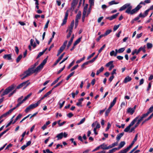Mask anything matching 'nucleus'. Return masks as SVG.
I'll use <instances>...</instances> for the list:
<instances>
[{"label": "nucleus", "mask_w": 153, "mask_h": 153, "mask_svg": "<svg viewBox=\"0 0 153 153\" xmlns=\"http://www.w3.org/2000/svg\"><path fill=\"white\" fill-rule=\"evenodd\" d=\"M99 54V53H98L97 54V55L95 56L94 58H93L91 60H89L90 62L91 63L93 62L98 58Z\"/></svg>", "instance_id": "e433bc0d"}, {"label": "nucleus", "mask_w": 153, "mask_h": 153, "mask_svg": "<svg viewBox=\"0 0 153 153\" xmlns=\"http://www.w3.org/2000/svg\"><path fill=\"white\" fill-rule=\"evenodd\" d=\"M43 153H46V152L48 153H53V152L52 151H50V150L48 149H46V152L45 150H43Z\"/></svg>", "instance_id": "6e6d98bb"}, {"label": "nucleus", "mask_w": 153, "mask_h": 153, "mask_svg": "<svg viewBox=\"0 0 153 153\" xmlns=\"http://www.w3.org/2000/svg\"><path fill=\"white\" fill-rule=\"evenodd\" d=\"M148 115L146 113L143 114L140 117V119L138 120L137 122L140 124V122L143 120V118L146 117Z\"/></svg>", "instance_id": "2eb2a0df"}, {"label": "nucleus", "mask_w": 153, "mask_h": 153, "mask_svg": "<svg viewBox=\"0 0 153 153\" xmlns=\"http://www.w3.org/2000/svg\"><path fill=\"white\" fill-rule=\"evenodd\" d=\"M110 55L111 56H116L117 55L115 54V51H112L110 53Z\"/></svg>", "instance_id": "603ef678"}, {"label": "nucleus", "mask_w": 153, "mask_h": 153, "mask_svg": "<svg viewBox=\"0 0 153 153\" xmlns=\"http://www.w3.org/2000/svg\"><path fill=\"white\" fill-rule=\"evenodd\" d=\"M79 66V65H77L74 66L71 70V71H72L74 70H75L76 68H77V67Z\"/></svg>", "instance_id": "69168bd1"}, {"label": "nucleus", "mask_w": 153, "mask_h": 153, "mask_svg": "<svg viewBox=\"0 0 153 153\" xmlns=\"http://www.w3.org/2000/svg\"><path fill=\"white\" fill-rule=\"evenodd\" d=\"M32 95V93L27 95L24 98L22 101L23 103L25 100L27 99Z\"/></svg>", "instance_id": "473e14b6"}, {"label": "nucleus", "mask_w": 153, "mask_h": 153, "mask_svg": "<svg viewBox=\"0 0 153 153\" xmlns=\"http://www.w3.org/2000/svg\"><path fill=\"white\" fill-rule=\"evenodd\" d=\"M137 134L136 135L134 139H133V140L131 144L128 147H127L126 148V149L129 151L130 149L132 147V146L134 144L135 142L136 141V140H137Z\"/></svg>", "instance_id": "1a4fd4ad"}, {"label": "nucleus", "mask_w": 153, "mask_h": 153, "mask_svg": "<svg viewBox=\"0 0 153 153\" xmlns=\"http://www.w3.org/2000/svg\"><path fill=\"white\" fill-rule=\"evenodd\" d=\"M148 115L146 113L143 114L140 117V119L138 120L137 122L140 124V122L143 120V118L146 117Z\"/></svg>", "instance_id": "4468645a"}, {"label": "nucleus", "mask_w": 153, "mask_h": 153, "mask_svg": "<svg viewBox=\"0 0 153 153\" xmlns=\"http://www.w3.org/2000/svg\"><path fill=\"white\" fill-rule=\"evenodd\" d=\"M48 56H47V58L45 59L36 68V70H38L39 69H40L41 70L42 69L43 67L45 65V64L46 63L47 60L48 59Z\"/></svg>", "instance_id": "423d86ee"}, {"label": "nucleus", "mask_w": 153, "mask_h": 153, "mask_svg": "<svg viewBox=\"0 0 153 153\" xmlns=\"http://www.w3.org/2000/svg\"><path fill=\"white\" fill-rule=\"evenodd\" d=\"M14 88V86L13 85H11L6 88L3 92L1 94V97H3L5 95L8 94L10 92L13 90Z\"/></svg>", "instance_id": "f03ea898"}, {"label": "nucleus", "mask_w": 153, "mask_h": 153, "mask_svg": "<svg viewBox=\"0 0 153 153\" xmlns=\"http://www.w3.org/2000/svg\"><path fill=\"white\" fill-rule=\"evenodd\" d=\"M22 116V114H19L16 117L14 122H13L12 124H14L19 119H20L21 117Z\"/></svg>", "instance_id": "c85d7f7f"}, {"label": "nucleus", "mask_w": 153, "mask_h": 153, "mask_svg": "<svg viewBox=\"0 0 153 153\" xmlns=\"http://www.w3.org/2000/svg\"><path fill=\"white\" fill-rule=\"evenodd\" d=\"M139 117V116L136 117L130 123L129 125L127 126L124 130V131L126 132H127L129 131L131 127L133 126L137 120V119Z\"/></svg>", "instance_id": "7ed1b4c3"}, {"label": "nucleus", "mask_w": 153, "mask_h": 153, "mask_svg": "<svg viewBox=\"0 0 153 153\" xmlns=\"http://www.w3.org/2000/svg\"><path fill=\"white\" fill-rule=\"evenodd\" d=\"M113 62V61H110L109 62L107 63L105 65V66L107 67H109L110 65H111V64H113L112 63Z\"/></svg>", "instance_id": "5fc2aeb1"}, {"label": "nucleus", "mask_w": 153, "mask_h": 153, "mask_svg": "<svg viewBox=\"0 0 153 153\" xmlns=\"http://www.w3.org/2000/svg\"><path fill=\"white\" fill-rule=\"evenodd\" d=\"M61 76H60L59 77L57 78L53 82L51 83V86H52L56 83L59 81V80L61 78Z\"/></svg>", "instance_id": "7c9ffc66"}, {"label": "nucleus", "mask_w": 153, "mask_h": 153, "mask_svg": "<svg viewBox=\"0 0 153 153\" xmlns=\"http://www.w3.org/2000/svg\"><path fill=\"white\" fill-rule=\"evenodd\" d=\"M104 70V68L102 66L101 67V68L99 70L97 71L96 73V75H98L100 73L102 72Z\"/></svg>", "instance_id": "cd10ccee"}, {"label": "nucleus", "mask_w": 153, "mask_h": 153, "mask_svg": "<svg viewBox=\"0 0 153 153\" xmlns=\"http://www.w3.org/2000/svg\"><path fill=\"white\" fill-rule=\"evenodd\" d=\"M22 54H20L19 55L16 59V62L17 63H18L22 58Z\"/></svg>", "instance_id": "72a5a7b5"}, {"label": "nucleus", "mask_w": 153, "mask_h": 153, "mask_svg": "<svg viewBox=\"0 0 153 153\" xmlns=\"http://www.w3.org/2000/svg\"><path fill=\"white\" fill-rule=\"evenodd\" d=\"M148 115L146 113L143 114L140 117V119L138 120L137 122L140 124V122L143 120V118L146 117Z\"/></svg>", "instance_id": "dca6fc26"}, {"label": "nucleus", "mask_w": 153, "mask_h": 153, "mask_svg": "<svg viewBox=\"0 0 153 153\" xmlns=\"http://www.w3.org/2000/svg\"><path fill=\"white\" fill-rule=\"evenodd\" d=\"M149 10H150L149 9L147 10H146L145 11L144 13V14L143 15V14L142 13H141L140 14V16H142V18H144L145 17L147 16V15H148V12Z\"/></svg>", "instance_id": "6ab92c4d"}, {"label": "nucleus", "mask_w": 153, "mask_h": 153, "mask_svg": "<svg viewBox=\"0 0 153 153\" xmlns=\"http://www.w3.org/2000/svg\"><path fill=\"white\" fill-rule=\"evenodd\" d=\"M132 80V78L129 76H127L126 77L123 81L124 83H126Z\"/></svg>", "instance_id": "a211bd4d"}, {"label": "nucleus", "mask_w": 153, "mask_h": 153, "mask_svg": "<svg viewBox=\"0 0 153 153\" xmlns=\"http://www.w3.org/2000/svg\"><path fill=\"white\" fill-rule=\"evenodd\" d=\"M9 128H7L6 130L2 132L1 133H0V134L2 136L4 134L8 131L9 130Z\"/></svg>", "instance_id": "338daca9"}, {"label": "nucleus", "mask_w": 153, "mask_h": 153, "mask_svg": "<svg viewBox=\"0 0 153 153\" xmlns=\"http://www.w3.org/2000/svg\"><path fill=\"white\" fill-rule=\"evenodd\" d=\"M91 63L90 62V61H88L87 62H86L84 63H83L81 65V68H84V66L86 65H88V64Z\"/></svg>", "instance_id": "37998d69"}, {"label": "nucleus", "mask_w": 153, "mask_h": 153, "mask_svg": "<svg viewBox=\"0 0 153 153\" xmlns=\"http://www.w3.org/2000/svg\"><path fill=\"white\" fill-rule=\"evenodd\" d=\"M105 44L104 45H103L102 46V47H101L100 49L98 51V53L99 54V53H100L101 51H102L103 50V49H104V48L105 47Z\"/></svg>", "instance_id": "09e8293b"}, {"label": "nucleus", "mask_w": 153, "mask_h": 153, "mask_svg": "<svg viewBox=\"0 0 153 153\" xmlns=\"http://www.w3.org/2000/svg\"><path fill=\"white\" fill-rule=\"evenodd\" d=\"M85 118H83L78 123L77 125H79L82 123H83L85 121Z\"/></svg>", "instance_id": "bf43d9fd"}, {"label": "nucleus", "mask_w": 153, "mask_h": 153, "mask_svg": "<svg viewBox=\"0 0 153 153\" xmlns=\"http://www.w3.org/2000/svg\"><path fill=\"white\" fill-rule=\"evenodd\" d=\"M142 7V6L138 4L135 8L131 10L132 8V7L130 5V7L127 8L125 12L128 14L132 15L138 11Z\"/></svg>", "instance_id": "f257e3e1"}, {"label": "nucleus", "mask_w": 153, "mask_h": 153, "mask_svg": "<svg viewBox=\"0 0 153 153\" xmlns=\"http://www.w3.org/2000/svg\"><path fill=\"white\" fill-rule=\"evenodd\" d=\"M125 49V47L119 49L118 51L119 52V53H121L123 52L124 51Z\"/></svg>", "instance_id": "de8ad7c7"}, {"label": "nucleus", "mask_w": 153, "mask_h": 153, "mask_svg": "<svg viewBox=\"0 0 153 153\" xmlns=\"http://www.w3.org/2000/svg\"><path fill=\"white\" fill-rule=\"evenodd\" d=\"M74 39V37H72L69 41L68 42V43L67 45V48L68 49L69 47H70V46L71 45L72 42H73V40Z\"/></svg>", "instance_id": "bb28decb"}, {"label": "nucleus", "mask_w": 153, "mask_h": 153, "mask_svg": "<svg viewBox=\"0 0 153 153\" xmlns=\"http://www.w3.org/2000/svg\"><path fill=\"white\" fill-rule=\"evenodd\" d=\"M125 142L124 141H121L118 147L117 148L118 150L120 149L124 146L125 144Z\"/></svg>", "instance_id": "5701e85b"}, {"label": "nucleus", "mask_w": 153, "mask_h": 153, "mask_svg": "<svg viewBox=\"0 0 153 153\" xmlns=\"http://www.w3.org/2000/svg\"><path fill=\"white\" fill-rule=\"evenodd\" d=\"M81 15V14L79 13V12H78V13L77 14L76 16L75 20H78V19H79Z\"/></svg>", "instance_id": "a18cd8bd"}, {"label": "nucleus", "mask_w": 153, "mask_h": 153, "mask_svg": "<svg viewBox=\"0 0 153 153\" xmlns=\"http://www.w3.org/2000/svg\"><path fill=\"white\" fill-rule=\"evenodd\" d=\"M134 112L135 111L132 108H129L127 109V113H130L131 115H132Z\"/></svg>", "instance_id": "412c9836"}, {"label": "nucleus", "mask_w": 153, "mask_h": 153, "mask_svg": "<svg viewBox=\"0 0 153 153\" xmlns=\"http://www.w3.org/2000/svg\"><path fill=\"white\" fill-rule=\"evenodd\" d=\"M139 124L140 123H139L138 122H137V123L134 126L131 128L130 131H129V132H132L133 131H134V129H135V128L138 126Z\"/></svg>", "instance_id": "a878e982"}, {"label": "nucleus", "mask_w": 153, "mask_h": 153, "mask_svg": "<svg viewBox=\"0 0 153 153\" xmlns=\"http://www.w3.org/2000/svg\"><path fill=\"white\" fill-rule=\"evenodd\" d=\"M52 90H51L49 91L48 92L46 93L44 95V97H46L49 95H50L51 94L52 92Z\"/></svg>", "instance_id": "8fccbe9b"}, {"label": "nucleus", "mask_w": 153, "mask_h": 153, "mask_svg": "<svg viewBox=\"0 0 153 153\" xmlns=\"http://www.w3.org/2000/svg\"><path fill=\"white\" fill-rule=\"evenodd\" d=\"M63 82V80H62L61 81L59 82H58V83H57L56 85L53 87L51 89L52 90H53L54 88H56L57 87L59 86Z\"/></svg>", "instance_id": "2f4dec72"}, {"label": "nucleus", "mask_w": 153, "mask_h": 153, "mask_svg": "<svg viewBox=\"0 0 153 153\" xmlns=\"http://www.w3.org/2000/svg\"><path fill=\"white\" fill-rule=\"evenodd\" d=\"M130 4L127 3L125 4L120 8L119 10V11H123L126 9V8H128V7H130Z\"/></svg>", "instance_id": "9d476101"}, {"label": "nucleus", "mask_w": 153, "mask_h": 153, "mask_svg": "<svg viewBox=\"0 0 153 153\" xmlns=\"http://www.w3.org/2000/svg\"><path fill=\"white\" fill-rule=\"evenodd\" d=\"M119 14V13H117L116 14L113 15L110 17H107L106 18L107 19H108L110 21H111L115 19H116Z\"/></svg>", "instance_id": "9b49d317"}, {"label": "nucleus", "mask_w": 153, "mask_h": 153, "mask_svg": "<svg viewBox=\"0 0 153 153\" xmlns=\"http://www.w3.org/2000/svg\"><path fill=\"white\" fill-rule=\"evenodd\" d=\"M32 71H31L29 69L26 71L24 72L23 74L22 75H20V76H22L23 75H24L25 74L26 75H28V76H29L31 74H32Z\"/></svg>", "instance_id": "ddd939ff"}, {"label": "nucleus", "mask_w": 153, "mask_h": 153, "mask_svg": "<svg viewBox=\"0 0 153 153\" xmlns=\"http://www.w3.org/2000/svg\"><path fill=\"white\" fill-rule=\"evenodd\" d=\"M63 137V133L61 132L58 134L56 136V137L57 138V140H59L62 139Z\"/></svg>", "instance_id": "b1692460"}, {"label": "nucleus", "mask_w": 153, "mask_h": 153, "mask_svg": "<svg viewBox=\"0 0 153 153\" xmlns=\"http://www.w3.org/2000/svg\"><path fill=\"white\" fill-rule=\"evenodd\" d=\"M78 1L76 0H73L72 1V2L71 4V9H72L73 10H74L75 8V7L77 5Z\"/></svg>", "instance_id": "f8f14e48"}, {"label": "nucleus", "mask_w": 153, "mask_h": 153, "mask_svg": "<svg viewBox=\"0 0 153 153\" xmlns=\"http://www.w3.org/2000/svg\"><path fill=\"white\" fill-rule=\"evenodd\" d=\"M9 128H7L6 130L2 132L1 133H0V134L2 136L4 134L8 131L9 130Z\"/></svg>", "instance_id": "774afa93"}, {"label": "nucleus", "mask_w": 153, "mask_h": 153, "mask_svg": "<svg viewBox=\"0 0 153 153\" xmlns=\"http://www.w3.org/2000/svg\"><path fill=\"white\" fill-rule=\"evenodd\" d=\"M74 60L69 65L67 68L68 69H69L70 68L74 65Z\"/></svg>", "instance_id": "0e129e2a"}, {"label": "nucleus", "mask_w": 153, "mask_h": 153, "mask_svg": "<svg viewBox=\"0 0 153 153\" xmlns=\"http://www.w3.org/2000/svg\"><path fill=\"white\" fill-rule=\"evenodd\" d=\"M9 111H10L9 110L8 111L3 114L2 115L4 117H6L7 115H9L11 113Z\"/></svg>", "instance_id": "e2e57ef3"}, {"label": "nucleus", "mask_w": 153, "mask_h": 153, "mask_svg": "<svg viewBox=\"0 0 153 153\" xmlns=\"http://www.w3.org/2000/svg\"><path fill=\"white\" fill-rule=\"evenodd\" d=\"M117 97H116L114 99L113 101L111 103L110 105V108H112L116 103Z\"/></svg>", "instance_id": "393cba45"}, {"label": "nucleus", "mask_w": 153, "mask_h": 153, "mask_svg": "<svg viewBox=\"0 0 153 153\" xmlns=\"http://www.w3.org/2000/svg\"><path fill=\"white\" fill-rule=\"evenodd\" d=\"M65 48H64L63 47L61 46L60 47L59 49V50L58 51H59V52H60V53H61L64 50Z\"/></svg>", "instance_id": "680f3d73"}, {"label": "nucleus", "mask_w": 153, "mask_h": 153, "mask_svg": "<svg viewBox=\"0 0 153 153\" xmlns=\"http://www.w3.org/2000/svg\"><path fill=\"white\" fill-rule=\"evenodd\" d=\"M148 115L146 113L143 114L140 117V119L138 120L137 122L140 124V122L143 120V118L146 117Z\"/></svg>", "instance_id": "f3484780"}, {"label": "nucleus", "mask_w": 153, "mask_h": 153, "mask_svg": "<svg viewBox=\"0 0 153 153\" xmlns=\"http://www.w3.org/2000/svg\"><path fill=\"white\" fill-rule=\"evenodd\" d=\"M81 39L82 37H81L79 38L78 39H77L74 43V46H75L78 43H79V42H80Z\"/></svg>", "instance_id": "c756f323"}, {"label": "nucleus", "mask_w": 153, "mask_h": 153, "mask_svg": "<svg viewBox=\"0 0 153 153\" xmlns=\"http://www.w3.org/2000/svg\"><path fill=\"white\" fill-rule=\"evenodd\" d=\"M29 80H28L25 82H23L21 83L18 86H17L16 88V89H19L20 88H22L23 86H24V88H25L29 84H30V82H29Z\"/></svg>", "instance_id": "39448f33"}, {"label": "nucleus", "mask_w": 153, "mask_h": 153, "mask_svg": "<svg viewBox=\"0 0 153 153\" xmlns=\"http://www.w3.org/2000/svg\"><path fill=\"white\" fill-rule=\"evenodd\" d=\"M69 11L68 10H66L65 13V15L64 17V18L63 20L62 23L61 24V26H63L64 25L66 24L68 19V16Z\"/></svg>", "instance_id": "0eeeda50"}, {"label": "nucleus", "mask_w": 153, "mask_h": 153, "mask_svg": "<svg viewBox=\"0 0 153 153\" xmlns=\"http://www.w3.org/2000/svg\"><path fill=\"white\" fill-rule=\"evenodd\" d=\"M107 145L105 144L104 143L102 144L100 146V148H101L103 150H106V149L105 148L106 147Z\"/></svg>", "instance_id": "c9c22d12"}, {"label": "nucleus", "mask_w": 153, "mask_h": 153, "mask_svg": "<svg viewBox=\"0 0 153 153\" xmlns=\"http://www.w3.org/2000/svg\"><path fill=\"white\" fill-rule=\"evenodd\" d=\"M128 151L126 148L123 150H122L118 153H126Z\"/></svg>", "instance_id": "864d4df0"}, {"label": "nucleus", "mask_w": 153, "mask_h": 153, "mask_svg": "<svg viewBox=\"0 0 153 153\" xmlns=\"http://www.w3.org/2000/svg\"><path fill=\"white\" fill-rule=\"evenodd\" d=\"M103 36H105L104 34H102L100 35L96 39V41L97 42H99L100 40V39Z\"/></svg>", "instance_id": "4d7b16f0"}, {"label": "nucleus", "mask_w": 153, "mask_h": 153, "mask_svg": "<svg viewBox=\"0 0 153 153\" xmlns=\"http://www.w3.org/2000/svg\"><path fill=\"white\" fill-rule=\"evenodd\" d=\"M36 67V66L34 65H32L30 68H29L28 69L30 70L31 71H32V73H37L39 71H40L41 70L40 69L38 70H36V68L34 69V68Z\"/></svg>", "instance_id": "6e6552de"}, {"label": "nucleus", "mask_w": 153, "mask_h": 153, "mask_svg": "<svg viewBox=\"0 0 153 153\" xmlns=\"http://www.w3.org/2000/svg\"><path fill=\"white\" fill-rule=\"evenodd\" d=\"M120 24H119L117 25H115L113 28L114 31H115L117 30L120 27Z\"/></svg>", "instance_id": "3c124183"}, {"label": "nucleus", "mask_w": 153, "mask_h": 153, "mask_svg": "<svg viewBox=\"0 0 153 153\" xmlns=\"http://www.w3.org/2000/svg\"><path fill=\"white\" fill-rule=\"evenodd\" d=\"M124 134V132H123L121 133H120L118 134L116 137V140L117 141H119L123 135Z\"/></svg>", "instance_id": "4be33fe9"}, {"label": "nucleus", "mask_w": 153, "mask_h": 153, "mask_svg": "<svg viewBox=\"0 0 153 153\" xmlns=\"http://www.w3.org/2000/svg\"><path fill=\"white\" fill-rule=\"evenodd\" d=\"M3 58L4 59L7 58V59L8 60H11L12 59L11 54H10L4 55L3 56Z\"/></svg>", "instance_id": "aec40b11"}, {"label": "nucleus", "mask_w": 153, "mask_h": 153, "mask_svg": "<svg viewBox=\"0 0 153 153\" xmlns=\"http://www.w3.org/2000/svg\"><path fill=\"white\" fill-rule=\"evenodd\" d=\"M74 72H75L74 71H73L72 72V73H71L66 78V80H69V78L71 77L72 76H73V75L74 74Z\"/></svg>", "instance_id": "58836bf2"}, {"label": "nucleus", "mask_w": 153, "mask_h": 153, "mask_svg": "<svg viewBox=\"0 0 153 153\" xmlns=\"http://www.w3.org/2000/svg\"><path fill=\"white\" fill-rule=\"evenodd\" d=\"M118 150V149H117V148H114L110 150L109 151V152H108V153H113L114 152H115L116 150Z\"/></svg>", "instance_id": "c03bdc74"}, {"label": "nucleus", "mask_w": 153, "mask_h": 153, "mask_svg": "<svg viewBox=\"0 0 153 153\" xmlns=\"http://www.w3.org/2000/svg\"><path fill=\"white\" fill-rule=\"evenodd\" d=\"M112 30H107L105 31V33L103 34L105 36H106L107 35L110 34L112 32Z\"/></svg>", "instance_id": "ea45409f"}, {"label": "nucleus", "mask_w": 153, "mask_h": 153, "mask_svg": "<svg viewBox=\"0 0 153 153\" xmlns=\"http://www.w3.org/2000/svg\"><path fill=\"white\" fill-rule=\"evenodd\" d=\"M85 56H84L83 58L80 59L79 60H77L76 61V63H77V64H78V63H80L81 62H82V61H83V60H84L85 59Z\"/></svg>", "instance_id": "79ce46f5"}, {"label": "nucleus", "mask_w": 153, "mask_h": 153, "mask_svg": "<svg viewBox=\"0 0 153 153\" xmlns=\"http://www.w3.org/2000/svg\"><path fill=\"white\" fill-rule=\"evenodd\" d=\"M147 48L148 49H151L152 48L153 45L152 44L150 43H147L146 45Z\"/></svg>", "instance_id": "4c0bfd02"}, {"label": "nucleus", "mask_w": 153, "mask_h": 153, "mask_svg": "<svg viewBox=\"0 0 153 153\" xmlns=\"http://www.w3.org/2000/svg\"><path fill=\"white\" fill-rule=\"evenodd\" d=\"M111 126V125L110 123L109 122H108V123L107 126L105 129V131H107L110 128Z\"/></svg>", "instance_id": "13d9d810"}, {"label": "nucleus", "mask_w": 153, "mask_h": 153, "mask_svg": "<svg viewBox=\"0 0 153 153\" xmlns=\"http://www.w3.org/2000/svg\"><path fill=\"white\" fill-rule=\"evenodd\" d=\"M153 111V106H151L146 113L148 115Z\"/></svg>", "instance_id": "f704fd0d"}, {"label": "nucleus", "mask_w": 153, "mask_h": 153, "mask_svg": "<svg viewBox=\"0 0 153 153\" xmlns=\"http://www.w3.org/2000/svg\"><path fill=\"white\" fill-rule=\"evenodd\" d=\"M119 2H116L114 0H113L110 2H109V4L110 5H112L114 4H117L119 3Z\"/></svg>", "instance_id": "a19ab883"}, {"label": "nucleus", "mask_w": 153, "mask_h": 153, "mask_svg": "<svg viewBox=\"0 0 153 153\" xmlns=\"http://www.w3.org/2000/svg\"><path fill=\"white\" fill-rule=\"evenodd\" d=\"M49 22H50V20H48L47 21V22L46 23L45 25V27H44V29H45V30H45V29H47L48 28V25L49 23Z\"/></svg>", "instance_id": "49530a36"}, {"label": "nucleus", "mask_w": 153, "mask_h": 153, "mask_svg": "<svg viewBox=\"0 0 153 153\" xmlns=\"http://www.w3.org/2000/svg\"><path fill=\"white\" fill-rule=\"evenodd\" d=\"M39 101H37L35 103L30 105L26 108L25 110V112L27 113L30 110L33 109L37 107L39 104Z\"/></svg>", "instance_id": "20e7f679"}, {"label": "nucleus", "mask_w": 153, "mask_h": 153, "mask_svg": "<svg viewBox=\"0 0 153 153\" xmlns=\"http://www.w3.org/2000/svg\"><path fill=\"white\" fill-rule=\"evenodd\" d=\"M95 54V52H93L87 58V60H88L92 57H93Z\"/></svg>", "instance_id": "052dcab7"}]
</instances>
